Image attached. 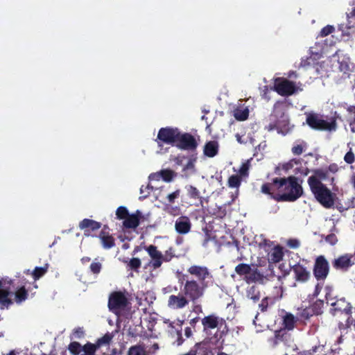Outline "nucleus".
<instances>
[{"mask_svg":"<svg viewBox=\"0 0 355 355\" xmlns=\"http://www.w3.org/2000/svg\"><path fill=\"white\" fill-rule=\"evenodd\" d=\"M335 28L333 26L327 25L322 28L320 32V37H326L334 31Z\"/></svg>","mask_w":355,"mask_h":355,"instance_id":"nucleus-47","label":"nucleus"},{"mask_svg":"<svg viewBox=\"0 0 355 355\" xmlns=\"http://www.w3.org/2000/svg\"><path fill=\"white\" fill-rule=\"evenodd\" d=\"M325 241L331 245H334L338 242V239L336 234H329L325 237Z\"/></svg>","mask_w":355,"mask_h":355,"instance_id":"nucleus-52","label":"nucleus"},{"mask_svg":"<svg viewBox=\"0 0 355 355\" xmlns=\"http://www.w3.org/2000/svg\"><path fill=\"white\" fill-rule=\"evenodd\" d=\"M284 257L283 249L281 246H275L270 254V259L273 263H278L282 260Z\"/></svg>","mask_w":355,"mask_h":355,"instance_id":"nucleus-29","label":"nucleus"},{"mask_svg":"<svg viewBox=\"0 0 355 355\" xmlns=\"http://www.w3.org/2000/svg\"><path fill=\"white\" fill-rule=\"evenodd\" d=\"M261 192L277 202H294L303 193V189L295 176L275 178L261 187Z\"/></svg>","mask_w":355,"mask_h":355,"instance_id":"nucleus-1","label":"nucleus"},{"mask_svg":"<svg viewBox=\"0 0 355 355\" xmlns=\"http://www.w3.org/2000/svg\"><path fill=\"white\" fill-rule=\"evenodd\" d=\"M266 146V141H263L259 144L257 147H255V153H254V156H257L258 150L261 149H263Z\"/></svg>","mask_w":355,"mask_h":355,"instance_id":"nucleus-56","label":"nucleus"},{"mask_svg":"<svg viewBox=\"0 0 355 355\" xmlns=\"http://www.w3.org/2000/svg\"><path fill=\"white\" fill-rule=\"evenodd\" d=\"M313 272L318 281H324L329 272V264L323 255L318 256L313 265Z\"/></svg>","mask_w":355,"mask_h":355,"instance_id":"nucleus-9","label":"nucleus"},{"mask_svg":"<svg viewBox=\"0 0 355 355\" xmlns=\"http://www.w3.org/2000/svg\"><path fill=\"white\" fill-rule=\"evenodd\" d=\"M275 90L282 96H289L297 91L295 83L287 79H283L275 84Z\"/></svg>","mask_w":355,"mask_h":355,"instance_id":"nucleus-11","label":"nucleus"},{"mask_svg":"<svg viewBox=\"0 0 355 355\" xmlns=\"http://www.w3.org/2000/svg\"><path fill=\"white\" fill-rule=\"evenodd\" d=\"M102 226L101 223L89 218H85L79 223L78 227L84 231V236H95L93 232L98 230Z\"/></svg>","mask_w":355,"mask_h":355,"instance_id":"nucleus-14","label":"nucleus"},{"mask_svg":"<svg viewBox=\"0 0 355 355\" xmlns=\"http://www.w3.org/2000/svg\"><path fill=\"white\" fill-rule=\"evenodd\" d=\"M247 297L252 300L254 302H257L259 300L261 295L258 286L253 285L247 288L246 291Z\"/></svg>","mask_w":355,"mask_h":355,"instance_id":"nucleus-28","label":"nucleus"},{"mask_svg":"<svg viewBox=\"0 0 355 355\" xmlns=\"http://www.w3.org/2000/svg\"><path fill=\"white\" fill-rule=\"evenodd\" d=\"M314 175L309 178H315L318 181L322 182L328 178V171L323 169H316L313 171Z\"/></svg>","mask_w":355,"mask_h":355,"instance_id":"nucleus-39","label":"nucleus"},{"mask_svg":"<svg viewBox=\"0 0 355 355\" xmlns=\"http://www.w3.org/2000/svg\"><path fill=\"white\" fill-rule=\"evenodd\" d=\"M344 160L346 163L349 164H352L354 162L355 156H354V153L352 151V150H350L345 154V155L344 157Z\"/></svg>","mask_w":355,"mask_h":355,"instance_id":"nucleus-48","label":"nucleus"},{"mask_svg":"<svg viewBox=\"0 0 355 355\" xmlns=\"http://www.w3.org/2000/svg\"><path fill=\"white\" fill-rule=\"evenodd\" d=\"M185 336L189 338L191 336L192 331L190 327H187L184 330Z\"/></svg>","mask_w":355,"mask_h":355,"instance_id":"nucleus-61","label":"nucleus"},{"mask_svg":"<svg viewBox=\"0 0 355 355\" xmlns=\"http://www.w3.org/2000/svg\"><path fill=\"white\" fill-rule=\"evenodd\" d=\"M284 101H277L275 103L272 116L275 118L279 116L281 119H277L274 123H270L268 125V130H277V132H279L282 131V128L287 129L288 120L284 114Z\"/></svg>","mask_w":355,"mask_h":355,"instance_id":"nucleus-6","label":"nucleus"},{"mask_svg":"<svg viewBox=\"0 0 355 355\" xmlns=\"http://www.w3.org/2000/svg\"><path fill=\"white\" fill-rule=\"evenodd\" d=\"M130 215L127 207L120 206L116 211V218L119 220H125Z\"/></svg>","mask_w":355,"mask_h":355,"instance_id":"nucleus-40","label":"nucleus"},{"mask_svg":"<svg viewBox=\"0 0 355 355\" xmlns=\"http://www.w3.org/2000/svg\"><path fill=\"white\" fill-rule=\"evenodd\" d=\"M287 245L293 249H297L300 247V243L299 240L296 239H291L287 241Z\"/></svg>","mask_w":355,"mask_h":355,"instance_id":"nucleus-50","label":"nucleus"},{"mask_svg":"<svg viewBox=\"0 0 355 355\" xmlns=\"http://www.w3.org/2000/svg\"><path fill=\"white\" fill-rule=\"evenodd\" d=\"M48 270V265L46 264L44 267H35L31 275L35 281L38 280L40 277L44 276Z\"/></svg>","mask_w":355,"mask_h":355,"instance_id":"nucleus-34","label":"nucleus"},{"mask_svg":"<svg viewBox=\"0 0 355 355\" xmlns=\"http://www.w3.org/2000/svg\"><path fill=\"white\" fill-rule=\"evenodd\" d=\"M180 189H177L174 192L170 193L167 196V199L170 203H173L176 198H178L180 196Z\"/></svg>","mask_w":355,"mask_h":355,"instance_id":"nucleus-51","label":"nucleus"},{"mask_svg":"<svg viewBox=\"0 0 355 355\" xmlns=\"http://www.w3.org/2000/svg\"><path fill=\"white\" fill-rule=\"evenodd\" d=\"M166 211L169 214L173 215V216L179 215L180 213V209L178 206H172V205L168 206L166 207Z\"/></svg>","mask_w":355,"mask_h":355,"instance_id":"nucleus-49","label":"nucleus"},{"mask_svg":"<svg viewBox=\"0 0 355 355\" xmlns=\"http://www.w3.org/2000/svg\"><path fill=\"white\" fill-rule=\"evenodd\" d=\"M100 239L102 247L105 250H109L116 245L115 239L108 232L105 231V226L101 231L98 236Z\"/></svg>","mask_w":355,"mask_h":355,"instance_id":"nucleus-22","label":"nucleus"},{"mask_svg":"<svg viewBox=\"0 0 355 355\" xmlns=\"http://www.w3.org/2000/svg\"><path fill=\"white\" fill-rule=\"evenodd\" d=\"M125 262L127 263V267L129 270H132L135 272H138L141 266V261L139 258L134 257L130 259L129 261Z\"/></svg>","mask_w":355,"mask_h":355,"instance_id":"nucleus-35","label":"nucleus"},{"mask_svg":"<svg viewBox=\"0 0 355 355\" xmlns=\"http://www.w3.org/2000/svg\"><path fill=\"white\" fill-rule=\"evenodd\" d=\"M251 271V266L246 263H239L235 268V272L240 276L249 275Z\"/></svg>","mask_w":355,"mask_h":355,"instance_id":"nucleus-32","label":"nucleus"},{"mask_svg":"<svg viewBox=\"0 0 355 355\" xmlns=\"http://www.w3.org/2000/svg\"><path fill=\"white\" fill-rule=\"evenodd\" d=\"M225 215H226V210L225 209H220L218 210L216 216L218 218H223V217L225 216Z\"/></svg>","mask_w":355,"mask_h":355,"instance_id":"nucleus-59","label":"nucleus"},{"mask_svg":"<svg viewBox=\"0 0 355 355\" xmlns=\"http://www.w3.org/2000/svg\"><path fill=\"white\" fill-rule=\"evenodd\" d=\"M352 255L350 254H345L335 259L332 262L333 267L336 270H342L347 271L351 266L354 265L352 261Z\"/></svg>","mask_w":355,"mask_h":355,"instance_id":"nucleus-17","label":"nucleus"},{"mask_svg":"<svg viewBox=\"0 0 355 355\" xmlns=\"http://www.w3.org/2000/svg\"><path fill=\"white\" fill-rule=\"evenodd\" d=\"M249 110L245 108H237L234 112V116L239 121H245L248 118Z\"/></svg>","mask_w":355,"mask_h":355,"instance_id":"nucleus-30","label":"nucleus"},{"mask_svg":"<svg viewBox=\"0 0 355 355\" xmlns=\"http://www.w3.org/2000/svg\"><path fill=\"white\" fill-rule=\"evenodd\" d=\"M193 355H210V352L205 348L200 343L196 344L193 348Z\"/></svg>","mask_w":355,"mask_h":355,"instance_id":"nucleus-42","label":"nucleus"},{"mask_svg":"<svg viewBox=\"0 0 355 355\" xmlns=\"http://www.w3.org/2000/svg\"><path fill=\"white\" fill-rule=\"evenodd\" d=\"M112 337V334L107 333L103 337L98 338L94 343L87 341L83 345L73 340L68 345L67 349L71 355H96V351L103 345H109Z\"/></svg>","mask_w":355,"mask_h":355,"instance_id":"nucleus-3","label":"nucleus"},{"mask_svg":"<svg viewBox=\"0 0 355 355\" xmlns=\"http://www.w3.org/2000/svg\"><path fill=\"white\" fill-rule=\"evenodd\" d=\"M144 250L147 251L149 256L150 257L151 266L154 269L159 268L163 263L162 253L157 250V246L154 245H150L149 246H144Z\"/></svg>","mask_w":355,"mask_h":355,"instance_id":"nucleus-15","label":"nucleus"},{"mask_svg":"<svg viewBox=\"0 0 355 355\" xmlns=\"http://www.w3.org/2000/svg\"><path fill=\"white\" fill-rule=\"evenodd\" d=\"M324 306V301L322 300H317L312 304L309 306L315 315H319L322 313V308Z\"/></svg>","mask_w":355,"mask_h":355,"instance_id":"nucleus-31","label":"nucleus"},{"mask_svg":"<svg viewBox=\"0 0 355 355\" xmlns=\"http://www.w3.org/2000/svg\"><path fill=\"white\" fill-rule=\"evenodd\" d=\"M298 320L292 313H286L283 318V325L285 329L288 331L293 330L295 323Z\"/></svg>","mask_w":355,"mask_h":355,"instance_id":"nucleus-26","label":"nucleus"},{"mask_svg":"<svg viewBox=\"0 0 355 355\" xmlns=\"http://www.w3.org/2000/svg\"><path fill=\"white\" fill-rule=\"evenodd\" d=\"M198 146L196 137L189 132L180 131L175 146L181 150L194 151Z\"/></svg>","mask_w":355,"mask_h":355,"instance_id":"nucleus-10","label":"nucleus"},{"mask_svg":"<svg viewBox=\"0 0 355 355\" xmlns=\"http://www.w3.org/2000/svg\"><path fill=\"white\" fill-rule=\"evenodd\" d=\"M180 132V129L176 127L161 128L158 131L155 141L159 146H162L163 144L175 146Z\"/></svg>","mask_w":355,"mask_h":355,"instance_id":"nucleus-5","label":"nucleus"},{"mask_svg":"<svg viewBox=\"0 0 355 355\" xmlns=\"http://www.w3.org/2000/svg\"><path fill=\"white\" fill-rule=\"evenodd\" d=\"M347 17H355V7L352 10V11L349 14H347Z\"/></svg>","mask_w":355,"mask_h":355,"instance_id":"nucleus-64","label":"nucleus"},{"mask_svg":"<svg viewBox=\"0 0 355 355\" xmlns=\"http://www.w3.org/2000/svg\"><path fill=\"white\" fill-rule=\"evenodd\" d=\"M144 244V243H143L140 245L135 246L134 250H133V252H132V255H135L137 253L140 252L142 249H144V247L145 245H143Z\"/></svg>","mask_w":355,"mask_h":355,"instance_id":"nucleus-57","label":"nucleus"},{"mask_svg":"<svg viewBox=\"0 0 355 355\" xmlns=\"http://www.w3.org/2000/svg\"><path fill=\"white\" fill-rule=\"evenodd\" d=\"M331 305L332 306V307H333L332 310L334 312H336V311L344 312L349 315H351V314H352V306H351L350 303L346 302L344 298L337 300L336 302L331 303ZM350 318H351V316H349L348 318L347 323L349 322Z\"/></svg>","mask_w":355,"mask_h":355,"instance_id":"nucleus-21","label":"nucleus"},{"mask_svg":"<svg viewBox=\"0 0 355 355\" xmlns=\"http://www.w3.org/2000/svg\"><path fill=\"white\" fill-rule=\"evenodd\" d=\"M250 160L248 159L243 163L239 170V175L241 178H247L249 175V169L250 166Z\"/></svg>","mask_w":355,"mask_h":355,"instance_id":"nucleus-38","label":"nucleus"},{"mask_svg":"<svg viewBox=\"0 0 355 355\" xmlns=\"http://www.w3.org/2000/svg\"><path fill=\"white\" fill-rule=\"evenodd\" d=\"M144 219V216L139 210H137L135 213L130 214L123 221V226L125 229H135L140 223L141 220Z\"/></svg>","mask_w":355,"mask_h":355,"instance_id":"nucleus-18","label":"nucleus"},{"mask_svg":"<svg viewBox=\"0 0 355 355\" xmlns=\"http://www.w3.org/2000/svg\"><path fill=\"white\" fill-rule=\"evenodd\" d=\"M284 336H286V333L284 330L280 329L279 331H276L275 333L276 343H278L279 341H282Z\"/></svg>","mask_w":355,"mask_h":355,"instance_id":"nucleus-53","label":"nucleus"},{"mask_svg":"<svg viewBox=\"0 0 355 355\" xmlns=\"http://www.w3.org/2000/svg\"><path fill=\"white\" fill-rule=\"evenodd\" d=\"M321 288H322V286H320V285L318 284L315 286V291H314L313 295L314 296H318L319 293L320 292Z\"/></svg>","mask_w":355,"mask_h":355,"instance_id":"nucleus-60","label":"nucleus"},{"mask_svg":"<svg viewBox=\"0 0 355 355\" xmlns=\"http://www.w3.org/2000/svg\"><path fill=\"white\" fill-rule=\"evenodd\" d=\"M329 171L332 173H336L338 171V166L336 164H331L329 166Z\"/></svg>","mask_w":355,"mask_h":355,"instance_id":"nucleus-58","label":"nucleus"},{"mask_svg":"<svg viewBox=\"0 0 355 355\" xmlns=\"http://www.w3.org/2000/svg\"><path fill=\"white\" fill-rule=\"evenodd\" d=\"M128 304V299L125 293L122 291H114L109 296L108 308L110 311L115 314H117L121 310H124Z\"/></svg>","mask_w":355,"mask_h":355,"instance_id":"nucleus-7","label":"nucleus"},{"mask_svg":"<svg viewBox=\"0 0 355 355\" xmlns=\"http://www.w3.org/2000/svg\"><path fill=\"white\" fill-rule=\"evenodd\" d=\"M242 178L239 175H232L230 176L227 180V185L230 188L238 189L241 184Z\"/></svg>","mask_w":355,"mask_h":355,"instance_id":"nucleus-33","label":"nucleus"},{"mask_svg":"<svg viewBox=\"0 0 355 355\" xmlns=\"http://www.w3.org/2000/svg\"><path fill=\"white\" fill-rule=\"evenodd\" d=\"M85 331L83 327H78L73 329L71 334H70V339H82L85 338Z\"/></svg>","mask_w":355,"mask_h":355,"instance_id":"nucleus-37","label":"nucleus"},{"mask_svg":"<svg viewBox=\"0 0 355 355\" xmlns=\"http://www.w3.org/2000/svg\"><path fill=\"white\" fill-rule=\"evenodd\" d=\"M194 161L195 160H192V159L189 160V162L184 166L183 170L184 171L189 170V169L194 170V168H195Z\"/></svg>","mask_w":355,"mask_h":355,"instance_id":"nucleus-55","label":"nucleus"},{"mask_svg":"<svg viewBox=\"0 0 355 355\" xmlns=\"http://www.w3.org/2000/svg\"><path fill=\"white\" fill-rule=\"evenodd\" d=\"M175 257L174 250L173 248H169L165 251L164 254H162L163 261L168 262Z\"/></svg>","mask_w":355,"mask_h":355,"instance_id":"nucleus-46","label":"nucleus"},{"mask_svg":"<svg viewBox=\"0 0 355 355\" xmlns=\"http://www.w3.org/2000/svg\"><path fill=\"white\" fill-rule=\"evenodd\" d=\"M203 326V331L207 332L211 329L221 327L225 323V320L214 314H211L203 318L201 320Z\"/></svg>","mask_w":355,"mask_h":355,"instance_id":"nucleus-13","label":"nucleus"},{"mask_svg":"<svg viewBox=\"0 0 355 355\" xmlns=\"http://www.w3.org/2000/svg\"><path fill=\"white\" fill-rule=\"evenodd\" d=\"M89 268L93 274L98 275L102 269V264L98 261H93L91 263Z\"/></svg>","mask_w":355,"mask_h":355,"instance_id":"nucleus-45","label":"nucleus"},{"mask_svg":"<svg viewBox=\"0 0 355 355\" xmlns=\"http://www.w3.org/2000/svg\"><path fill=\"white\" fill-rule=\"evenodd\" d=\"M187 196L194 200L193 205L196 207L203 206L204 198L201 196L200 191L193 185H187L185 187Z\"/></svg>","mask_w":355,"mask_h":355,"instance_id":"nucleus-23","label":"nucleus"},{"mask_svg":"<svg viewBox=\"0 0 355 355\" xmlns=\"http://www.w3.org/2000/svg\"><path fill=\"white\" fill-rule=\"evenodd\" d=\"M313 59L311 57L306 58V59H302L300 62V66L302 67H307L311 64V62Z\"/></svg>","mask_w":355,"mask_h":355,"instance_id":"nucleus-54","label":"nucleus"},{"mask_svg":"<svg viewBox=\"0 0 355 355\" xmlns=\"http://www.w3.org/2000/svg\"><path fill=\"white\" fill-rule=\"evenodd\" d=\"M203 153L206 157H214L218 153V144L216 141L207 142L203 148Z\"/></svg>","mask_w":355,"mask_h":355,"instance_id":"nucleus-24","label":"nucleus"},{"mask_svg":"<svg viewBox=\"0 0 355 355\" xmlns=\"http://www.w3.org/2000/svg\"><path fill=\"white\" fill-rule=\"evenodd\" d=\"M306 123L313 129L318 130H333L336 128L335 121L329 122L319 118L315 114H309L306 117Z\"/></svg>","mask_w":355,"mask_h":355,"instance_id":"nucleus-8","label":"nucleus"},{"mask_svg":"<svg viewBox=\"0 0 355 355\" xmlns=\"http://www.w3.org/2000/svg\"><path fill=\"white\" fill-rule=\"evenodd\" d=\"M199 319L200 318L198 317H196V318L191 319L190 321V324L191 326L194 327L195 324L198 322Z\"/></svg>","mask_w":355,"mask_h":355,"instance_id":"nucleus-63","label":"nucleus"},{"mask_svg":"<svg viewBox=\"0 0 355 355\" xmlns=\"http://www.w3.org/2000/svg\"><path fill=\"white\" fill-rule=\"evenodd\" d=\"M12 281L6 279H0V306L1 309L8 307L12 304V301L9 298L11 294L10 285Z\"/></svg>","mask_w":355,"mask_h":355,"instance_id":"nucleus-12","label":"nucleus"},{"mask_svg":"<svg viewBox=\"0 0 355 355\" xmlns=\"http://www.w3.org/2000/svg\"><path fill=\"white\" fill-rule=\"evenodd\" d=\"M28 296V290L24 286H21L17 289L15 293V300L17 304L24 302Z\"/></svg>","mask_w":355,"mask_h":355,"instance_id":"nucleus-27","label":"nucleus"},{"mask_svg":"<svg viewBox=\"0 0 355 355\" xmlns=\"http://www.w3.org/2000/svg\"><path fill=\"white\" fill-rule=\"evenodd\" d=\"M272 300L268 297H263L261 303L259 304V308L261 312H265L267 311L268 307L269 306L270 304H272Z\"/></svg>","mask_w":355,"mask_h":355,"instance_id":"nucleus-44","label":"nucleus"},{"mask_svg":"<svg viewBox=\"0 0 355 355\" xmlns=\"http://www.w3.org/2000/svg\"><path fill=\"white\" fill-rule=\"evenodd\" d=\"M189 275L184 274L178 279L183 286L182 293L193 302L201 298L208 287L207 279L212 277L209 268L205 266L191 265L187 268Z\"/></svg>","mask_w":355,"mask_h":355,"instance_id":"nucleus-2","label":"nucleus"},{"mask_svg":"<svg viewBox=\"0 0 355 355\" xmlns=\"http://www.w3.org/2000/svg\"><path fill=\"white\" fill-rule=\"evenodd\" d=\"M159 174L164 181L169 182L176 176L175 172L171 169L161 170Z\"/></svg>","mask_w":355,"mask_h":355,"instance_id":"nucleus-36","label":"nucleus"},{"mask_svg":"<svg viewBox=\"0 0 355 355\" xmlns=\"http://www.w3.org/2000/svg\"><path fill=\"white\" fill-rule=\"evenodd\" d=\"M189 300L184 293L177 295H171L168 297V306L173 309H180L188 305Z\"/></svg>","mask_w":355,"mask_h":355,"instance_id":"nucleus-16","label":"nucleus"},{"mask_svg":"<svg viewBox=\"0 0 355 355\" xmlns=\"http://www.w3.org/2000/svg\"><path fill=\"white\" fill-rule=\"evenodd\" d=\"M128 355H146V353L144 347L135 345L129 349Z\"/></svg>","mask_w":355,"mask_h":355,"instance_id":"nucleus-41","label":"nucleus"},{"mask_svg":"<svg viewBox=\"0 0 355 355\" xmlns=\"http://www.w3.org/2000/svg\"><path fill=\"white\" fill-rule=\"evenodd\" d=\"M307 144L305 141H302L300 144H296L293 146L291 151L295 155H300L302 154L304 149L306 148Z\"/></svg>","mask_w":355,"mask_h":355,"instance_id":"nucleus-43","label":"nucleus"},{"mask_svg":"<svg viewBox=\"0 0 355 355\" xmlns=\"http://www.w3.org/2000/svg\"><path fill=\"white\" fill-rule=\"evenodd\" d=\"M191 223L187 216L179 217L175 223V230L180 234H186L191 231Z\"/></svg>","mask_w":355,"mask_h":355,"instance_id":"nucleus-19","label":"nucleus"},{"mask_svg":"<svg viewBox=\"0 0 355 355\" xmlns=\"http://www.w3.org/2000/svg\"><path fill=\"white\" fill-rule=\"evenodd\" d=\"M91 260L90 257H83L81 259V262L83 264H86L87 263L89 262Z\"/></svg>","mask_w":355,"mask_h":355,"instance_id":"nucleus-62","label":"nucleus"},{"mask_svg":"<svg viewBox=\"0 0 355 355\" xmlns=\"http://www.w3.org/2000/svg\"><path fill=\"white\" fill-rule=\"evenodd\" d=\"M308 184L316 200L325 208L334 205V194L322 182L315 178H309Z\"/></svg>","mask_w":355,"mask_h":355,"instance_id":"nucleus-4","label":"nucleus"},{"mask_svg":"<svg viewBox=\"0 0 355 355\" xmlns=\"http://www.w3.org/2000/svg\"><path fill=\"white\" fill-rule=\"evenodd\" d=\"M292 270L297 282H306L311 277L310 272L307 270L306 268L300 263L294 265Z\"/></svg>","mask_w":355,"mask_h":355,"instance_id":"nucleus-20","label":"nucleus"},{"mask_svg":"<svg viewBox=\"0 0 355 355\" xmlns=\"http://www.w3.org/2000/svg\"><path fill=\"white\" fill-rule=\"evenodd\" d=\"M315 315L309 306L305 308H299L296 313V318L302 322L309 320L312 316Z\"/></svg>","mask_w":355,"mask_h":355,"instance_id":"nucleus-25","label":"nucleus"}]
</instances>
